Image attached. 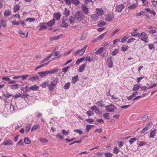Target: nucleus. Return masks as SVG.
I'll list each match as a JSON object with an SVG mask.
<instances>
[{
	"label": "nucleus",
	"mask_w": 157,
	"mask_h": 157,
	"mask_svg": "<svg viewBox=\"0 0 157 157\" xmlns=\"http://www.w3.org/2000/svg\"><path fill=\"white\" fill-rule=\"evenodd\" d=\"M70 82H67L65 83L63 86L64 89L66 90L68 89L70 87Z\"/></svg>",
	"instance_id": "c9c22d12"
},
{
	"label": "nucleus",
	"mask_w": 157,
	"mask_h": 157,
	"mask_svg": "<svg viewBox=\"0 0 157 157\" xmlns=\"http://www.w3.org/2000/svg\"><path fill=\"white\" fill-rule=\"evenodd\" d=\"M10 105V111L11 113H14L16 111H17V107L15 104L13 105L11 103Z\"/></svg>",
	"instance_id": "6e6552de"
},
{
	"label": "nucleus",
	"mask_w": 157,
	"mask_h": 157,
	"mask_svg": "<svg viewBox=\"0 0 157 157\" xmlns=\"http://www.w3.org/2000/svg\"><path fill=\"white\" fill-rule=\"evenodd\" d=\"M94 127L93 125H87L86 126V131L87 132H88L90 129L92 127Z\"/></svg>",
	"instance_id": "a18cd8bd"
},
{
	"label": "nucleus",
	"mask_w": 157,
	"mask_h": 157,
	"mask_svg": "<svg viewBox=\"0 0 157 157\" xmlns=\"http://www.w3.org/2000/svg\"><path fill=\"white\" fill-rule=\"evenodd\" d=\"M109 113H105L103 114V117L106 119L109 120Z\"/></svg>",
	"instance_id": "c03bdc74"
},
{
	"label": "nucleus",
	"mask_w": 157,
	"mask_h": 157,
	"mask_svg": "<svg viewBox=\"0 0 157 157\" xmlns=\"http://www.w3.org/2000/svg\"><path fill=\"white\" fill-rule=\"evenodd\" d=\"M75 132L77 133H78L79 135H81L83 133V132L80 129H75L74 130Z\"/></svg>",
	"instance_id": "13d9d810"
},
{
	"label": "nucleus",
	"mask_w": 157,
	"mask_h": 157,
	"mask_svg": "<svg viewBox=\"0 0 157 157\" xmlns=\"http://www.w3.org/2000/svg\"><path fill=\"white\" fill-rule=\"evenodd\" d=\"M75 17H74L72 16L70 17L69 18V21L71 24L74 23L75 22Z\"/></svg>",
	"instance_id": "bb28decb"
},
{
	"label": "nucleus",
	"mask_w": 157,
	"mask_h": 157,
	"mask_svg": "<svg viewBox=\"0 0 157 157\" xmlns=\"http://www.w3.org/2000/svg\"><path fill=\"white\" fill-rule=\"evenodd\" d=\"M55 24V21L54 20L52 19L48 22L47 23V25L49 27H51L52 26Z\"/></svg>",
	"instance_id": "412c9836"
},
{
	"label": "nucleus",
	"mask_w": 157,
	"mask_h": 157,
	"mask_svg": "<svg viewBox=\"0 0 157 157\" xmlns=\"http://www.w3.org/2000/svg\"><path fill=\"white\" fill-rule=\"evenodd\" d=\"M10 14V11L9 10H6L4 13V15L6 17H8Z\"/></svg>",
	"instance_id": "79ce46f5"
},
{
	"label": "nucleus",
	"mask_w": 157,
	"mask_h": 157,
	"mask_svg": "<svg viewBox=\"0 0 157 157\" xmlns=\"http://www.w3.org/2000/svg\"><path fill=\"white\" fill-rule=\"evenodd\" d=\"M78 80V75L72 78L71 82L73 84H75Z\"/></svg>",
	"instance_id": "b1692460"
},
{
	"label": "nucleus",
	"mask_w": 157,
	"mask_h": 157,
	"mask_svg": "<svg viewBox=\"0 0 157 157\" xmlns=\"http://www.w3.org/2000/svg\"><path fill=\"white\" fill-rule=\"evenodd\" d=\"M35 20V18H28L26 19V21H29V22H31L32 21Z\"/></svg>",
	"instance_id": "e2e57ef3"
},
{
	"label": "nucleus",
	"mask_w": 157,
	"mask_h": 157,
	"mask_svg": "<svg viewBox=\"0 0 157 157\" xmlns=\"http://www.w3.org/2000/svg\"><path fill=\"white\" fill-rule=\"evenodd\" d=\"M60 17L61 14L59 12L57 13H54L53 15V19L55 21V20H60Z\"/></svg>",
	"instance_id": "0eeeda50"
},
{
	"label": "nucleus",
	"mask_w": 157,
	"mask_h": 157,
	"mask_svg": "<svg viewBox=\"0 0 157 157\" xmlns=\"http://www.w3.org/2000/svg\"><path fill=\"white\" fill-rule=\"evenodd\" d=\"M86 66V63H84L82 65L79 67V68L78 70V71L80 72H82L83 70L85 69Z\"/></svg>",
	"instance_id": "f3484780"
},
{
	"label": "nucleus",
	"mask_w": 157,
	"mask_h": 157,
	"mask_svg": "<svg viewBox=\"0 0 157 157\" xmlns=\"http://www.w3.org/2000/svg\"><path fill=\"white\" fill-rule=\"evenodd\" d=\"M149 126L148 125H147L145 127H144L141 131L142 133H144L146 131L148 130L149 129Z\"/></svg>",
	"instance_id": "37998d69"
},
{
	"label": "nucleus",
	"mask_w": 157,
	"mask_h": 157,
	"mask_svg": "<svg viewBox=\"0 0 157 157\" xmlns=\"http://www.w3.org/2000/svg\"><path fill=\"white\" fill-rule=\"evenodd\" d=\"M59 80L58 78H56L53 81L51 82V84L54 86H56L59 82Z\"/></svg>",
	"instance_id": "f8f14e48"
},
{
	"label": "nucleus",
	"mask_w": 157,
	"mask_h": 157,
	"mask_svg": "<svg viewBox=\"0 0 157 157\" xmlns=\"http://www.w3.org/2000/svg\"><path fill=\"white\" fill-rule=\"evenodd\" d=\"M86 62H88L89 63H90L92 61L93 59L90 58V56L87 55L86 57L85 58V60Z\"/></svg>",
	"instance_id": "7c9ffc66"
},
{
	"label": "nucleus",
	"mask_w": 157,
	"mask_h": 157,
	"mask_svg": "<svg viewBox=\"0 0 157 157\" xmlns=\"http://www.w3.org/2000/svg\"><path fill=\"white\" fill-rule=\"evenodd\" d=\"M40 141L43 143H47L48 142V140L44 138H41L39 139Z\"/></svg>",
	"instance_id": "5fc2aeb1"
},
{
	"label": "nucleus",
	"mask_w": 157,
	"mask_h": 157,
	"mask_svg": "<svg viewBox=\"0 0 157 157\" xmlns=\"http://www.w3.org/2000/svg\"><path fill=\"white\" fill-rule=\"evenodd\" d=\"M70 68V67L69 66H67V67H64L63 68L62 71V72H64V73H66L67 70L69 69Z\"/></svg>",
	"instance_id": "4d7b16f0"
},
{
	"label": "nucleus",
	"mask_w": 157,
	"mask_h": 157,
	"mask_svg": "<svg viewBox=\"0 0 157 157\" xmlns=\"http://www.w3.org/2000/svg\"><path fill=\"white\" fill-rule=\"evenodd\" d=\"M103 49H104L103 48L101 47V48H99L97 51H96L95 52V53L96 55L100 54L101 53V52L103 51Z\"/></svg>",
	"instance_id": "473e14b6"
},
{
	"label": "nucleus",
	"mask_w": 157,
	"mask_h": 157,
	"mask_svg": "<svg viewBox=\"0 0 157 157\" xmlns=\"http://www.w3.org/2000/svg\"><path fill=\"white\" fill-rule=\"evenodd\" d=\"M39 79V78L38 76H33L28 78V80H30L33 82H34L35 80Z\"/></svg>",
	"instance_id": "a211bd4d"
},
{
	"label": "nucleus",
	"mask_w": 157,
	"mask_h": 157,
	"mask_svg": "<svg viewBox=\"0 0 157 157\" xmlns=\"http://www.w3.org/2000/svg\"><path fill=\"white\" fill-rule=\"evenodd\" d=\"M24 143L26 144H29L31 143V141L27 137H25L24 139Z\"/></svg>",
	"instance_id": "e433bc0d"
},
{
	"label": "nucleus",
	"mask_w": 157,
	"mask_h": 157,
	"mask_svg": "<svg viewBox=\"0 0 157 157\" xmlns=\"http://www.w3.org/2000/svg\"><path fill=\"white\" fill-rule=\"evenodd\" d=\"M156 130L155 129H154L150 133L149 137L151 138H153L154 136H155V135L156 134Z\"/></svg>",
	"instance_id": "aec40b11"
},
{
	"label": "nucleus",
	"mask_w": 157,
	"mask_h": 157,
	"mask_svg": "<svg viewBox=\"0 0 157 157\" xmlns=\"http://www.w3.org/2000/svg\"><path fill=\"white\" fill-rule=\"evenodd\" d=\"M82 52H83V51L81 49L78 50L77 52H75L74 54L75 56H77L78 55L81 56L83 54H82Z\"/></svg>",
	"instance_id": "c85d7f7f"
},
{
	"label": "nucleus",
	"mask_w": 157,
	"mask_h": 157,
	"mask_svg": "<svg viewBox=\"0 0 157 157\" xmlns=\"http://www.w3.org/2000/svg\"><path fill=\"white\" fill-rule=\"evenodd\" d=\"M141 36H143V38H141V40L144 41L145 43L148 42V37L147 35L144 32H143L139 35L138 37H140Z\"/></svg>",
	"instance_id": "7ed1b4c3"
},
{
	"label": "nucleus",
	"mask_w": 157,
	"mask_h": 157,
	"mask_svg": "<svg viewBox=\"0 0 157 157\" xmlns=\"http://www.w3.org/2000/svg\"><path fill=\"white\" fill-rule=\"evenodd\" d=\"M136 7V5L135 4L130 5L128 8L130 9H133L135 8Z\"/></svg>",
	"instance_id": "69168bd1"
},
{
	"label": "nucleus",
	"mask_w": 157,
	"mask_h": 157,
	"mask_svg": "<svg viewBox=\"0 0 157 157\" xmlns=\"http://www.w3.org/2000/svg\"><path fill=\"white\" fill-rule=\"evenodd\" d=\"M103 101H98L96 103V105L98 106L102 107L104 106V105L103 104Z\"/></svg>",
	"instance_id": "c756f323"
},
{
	"label": "nucleus",
	"mask_w": 157,
	"mask_h": 157,
	"mask_svg": "<svg viewBox=\"0 0 157 157\" xmlns=\"http://www.w3.org/2000/svg\"><path fill=\"white\" fill-rule=\"evenodd\" d=\"M137 139L135 137L134 138H131L129 140V142L131 144H133L134 142H135L136 140H137Z\"/></svg>",
	"instance_id": "3c124183"
},
{
	"label": "nucleus",
	"mask_w": 157,
	"mask_h": 157,
	"mask_svg": "<svg viewBox=\"0 0 157 157\" xmlns=\"http://www.w3.org/2000/svg\"><path fill=\"white\" fill-rule=\"evenodd\" d=\"M106 111L108 112H113L114 111V109H116V107L113 104H110L105 106Z\"/></svg>",
	"instance_id": "f03ea898"
},
{
	"label": "nucleus",
	"mask_w": 157,
	"mask_h": 157,
	"mask_svg": "<svg viewBox=\"0 0 157 157\" xmlns=\"http://www.w3.org/2000/svg\"><path fill=\"white\" fill-rule=\"evenodd\" d=\"M106 25V23L102 21H101L98 24V27H101Z\"/></svg>",
	"instance_id": "4c0bfd02"
},
{
	"label": "nucleus",
	"mask_w": 157,
	"mask_h": 157,
	"mask_svg": "<svg viewBox=\"0 0 157 157\" xmlns=\"http://www.w3.org/2000/svg\"><path fill=\"white\" fill-rule=\"evenodd\" d=\"M61 26L63 28H67L68 27V24L65 22V20L62 21Z\"/></svg>",
	"instance_id": "393cba45"
},
{
	"label": "nucleus",
	"mask_w": 157,
	"mask_h": 157,
	"mask_svg": "<svg viewBox=\"0 0 157 157\" xmlns=\"http://www.w3.org/2000/svg\"><path fill=\"white\" fill-rule=\"evenodd\" d=\"M91 109L92 110L94 111L97 114H101V112H100L98 109L97 106L95 105H93L91 107Z\"/></svg>",
	"instance_id": "9b49d317"
},
{
	"label": "nucleus",
	"mask_w": 157,
	"mask_h": 157,
	"mask_svg": "<svg viewBox=\"0 0 157 157\" xmlns=\"http://www.w3.org/2000/svg\"><path fill=\"white\" fill-rule=\"evenodd\" d=\"M81 8L82 12L85 14L88 15L89 13V10L86 6L85 4L82 5L81 6Z\"/></svg>",
	"instance_id": "423d86ee"
},
{
	"label": "nucleus",
	"mask_w": 157,
	"mask_h": 157,
	"mask_svg": "<svg viewBox=\"0 0 157 157\" xmlns=\"http://www.w3.org/2000/svg\"><path fill=\"white\" fill-rule=\"evenodd\" d=\"M12 96V94H11L9 93H7L6 94H4L3 95V96H4L5 98L6 99H7V98H9V97Z\"/></svg>",
	"instance_id": "603ef678"
},
{
	"label": "nucleus",
	"mask_w": 157,
	"mask_h": 157,
	"mask_svg": "<svg viewBox=\"0 0 157 157\" xmlns=\"http://www.w3.org/2000/svg\"><path fill=\"white\" fill-rule=\"evenodd\" d=\"M58 71V69L56 68L54 69H52L50 71H48V74H52L57 72Z\"/></svg>",
	"instance_id": "6ab92c4d"
},
{
	"label": "nucleus",
	"mask_w": 157,
	"mask_h": 157,
	"mask_svg": "<svg viewBox=\"0 0 157 157\" xmlns=\"http://www.w3.org/2000/svg\"><path fill=\"white\" fill-rule=\"evenodd\" d=\"M63 134L64 135H67L69 134V131H66L64 129H63L62 130Z\"/></svg>",
	"instance_id": "338daca9"
},
{
	"label": "nucleus",
	"mask_w": 157,
	"mask_h": 157,
	"mask_svg": "<svg viewBox=\"0 0 157 157\" xmlns=\"http://www.w3.org/2000/svg\"><path fill=\"white\" fill-rule=\"evenodd\" d=\"M86 113L88 116H93L94 114V113L91 110H89L87 111Z\"/></svg>",
	"instance_id": "49530a36"
},
{
	"label": "nucleus",
	"mask_w": 157,
	"mask_h": 157,
	"mask_svg": "<svg viewBox=\"0 0 157 157\" xmlns=\"http://www.w3.org/2000/svg\"><path fill=\"white\" fill-rule=\"evenodd\" d=\"M29 96V95L27 94H24L23 95H21V97L22 98H27Z\"/></svg>",
	"instance_id": "774afa93"
},
{
	"label": "nucleus",
	"mask_w": 157,
	"mask_h": 157,
	"mask_svg": "<svg viewBox=\"0 0 157 157\" xmlns=\"http://www.w3.org/2000/svg\"><path fill=\"white\" fill-rule=\"evenodd\" d=\"M85 57L82 58L78 59L76 61V65H78L80 63L82 62L83 60Z\"/></svg>",
	"instance_id": "58836bf2"
},
{
	"label": "nucleus",
	"mask_w": 157,
	"mask_h": 157,
	"mask_svg": "<svg viewBox=\"0 0 157 157\" xmlns=\"http://www.w3.org/2000/svg\"><path fill=\"white\" fill-rule=\"evenodd\" d=\"M49 85V82L46 81L40 84V86L43 88H45Z\"/></svg>",
	"instance_id": "2f4dec72"
},
{
	"label": "nucleus",
	"mask_w": 157,
	"mask_h": 157,
	"mask_svg": "<svg viewBox=\"0 0 157 157\" xmlns=\"http://www.w3.org/2000/svg\"><path fill=\"white\" fill-rule=\"evenodd\" d=\"M38 74L40 75V76L44 77L47 75L48 74V71H41L38 73Z\"/></svg>",
	"instance_id": "4be33fe9"
},
{
	"label": "nucleus",
	"mask_w": 157,
	"mask_h": 157,
	"mask_svg": "<svg viewBox=\"0 0 157 157\" xmlns=\"http://www.w3.org/2000/svg\"><path fill=\"white\" fill-rule=\"evenodd\" d=\"M60 35H59L57 36H55L53 37H51L50 39L51 41L54 40H57L59 39L60 37Z\"/></svg>",
	"instance_id": "f704fd0d"
},
{
	"label": "nucleus",
	"mask_w": 157,
	"mask_h": 157,
	"mask_svg": "<svg viewBox=\"0 0 157 157\" xmlns=\"http://www.w3.org/2000/svg\"><path fill=\"white\" fill-rule=\"evenodd\" d=\"M96 13L98 16H101L104 14V11L102 8H96Z\"/></svg>",
	"instance_id": "9d476101"
},
{
	"label": "nucleus",
	"mask_w": 157,
	"mask_h": 157,
	"mask_svg": "<svg viewBox=\"0 0 157 157\" xmlns=\"http://www.w3.org/2000/svg\"><path fill=\"white\" fill-rule=\"evenodd\" d=\"M38 26L41 27L43 29L47 28V23L45 22H41L40 23Z\"/></svg>",
	"instance_id": "dca6fc26"
},
{
	"label": "nucleus",
	"mask_w": 157,
	"mask_h": 157,
	"mask_svg": "<svg viewBox=\"0 0 157 157\" xmlns=\"http://www.w3.org/2000/svg\"><path fill=\"white\" fill-rule=\"evenodd\" d=\"M107 63L109 67L111 68L113 67V63L111 57L108 58Z\"/></svg>",
	"instance_id": "1a4fd4ad"
},
{
	"label": "nucleus",
	"mask_w": 157,
	"mask_h": 157,
	"mask_svg": "<svg viewBox=\"0 0 157 157\" xmlns=\"http://www.w3.org/2000/svg\"><path fill=\"white\" fill-rule=\"evenodd\" d=\"M104 155L105 157H112L113 154L109 152L105 153L104 154Z\"/></svg>",
	"instance_id": "8fccbe9b"
},
{
	"label": "nucleus",
	"mask_w": 157,
	"mask_h": 157,
	"mask_svg": "<svg viewBox=\"0 0 157 157\" xmlns=\"http://www.w3.org/2000/svg\"><path fill=\"white\" fill-rule=\"evenodd\" d=\"M1 23L2 26L3 27H5L7 24L6 23V21L4 20H1Z\"/></svg>",
	"instance_id": "de8ad7c7"
},
{
	"label": "nucleus",
	"mask_w": 157,
	"mask_h": 157,
	"mask_svg": "<svg viewBox=\"0 0 157 157\" xmlns=\"http://www.w3.org/2000/svg\"><path fill=\"white\" fill-rule=\"evenodd\" d=\"M85 2L87 5H93V2L92 0H85Z\"/></svg>",
	"instance_id": "72a5a7b5"
},
{
	"label": "nucleus",
	"mask_w": 157,
	"mask_h": 157,
	"mask_svg": "<svg viewBox=\"0 0 157 157\" xmlns=\"http://www.w3.org/2000/svg\"><path fill=\"white\" fill-rule=\"evenodd\" d=\"M118 52V49H115L114 51H113L112 53L113 56H115Z\"/></svg>",
	"instance_id": "680f3d73"
},
{
	"label": "nucleus",
	"mask_w": 157,
	"mask_h": 157,
	"mask_svg": "<svg viewBox=\"0 0 157 157\" xmlns=\"http://www.w3.org/2000/svg\"><path fill=\"white\" fill-rule=\"evenodd\" d=\"M20 7L19 5H17L15 6L14 8V12H16L18 11L20 9Z\"/></svg>",
	"instance_id": "864d4df0"
},
{
	"label": "nucleus",
	"mask_w": 157,
	"mask_h": 157,
	"mask_svg": "<svg viewBox=\"0 0 157 157\" xmlns=\"http://www.w3.org/2000/svg\"><path fill=\"white\" fill-rule=\"evenodd\" d=\"M91 19L92 21H96L97 20L98 18V17L96 14H93L91 15Z\"/></svg>",
	"instance_id": "cd10ccee"
},
{
	"label": "nucleus",
	"mask_w": 157,
	"mask_h": 157,
	"mask_svg": "<svg viewBox=\"0 0 157 157\" xmlns=\"http://www.w3.org/2000/svg\"><path fill=\"white\" fill-rule=\"evenodd\" d=\"M21 85L16 83L14 85H10V88L12 89L17 90L18 89L19 87Z\"/></svg>",
	"instance_id": "2eb2a0df"
},
{
	"label": "nucleus",
	"mask_w": 157,
	"mask_h": 157,
	"mask_svg": "<svg viewBox=\"0 0 157 157\" xmlns=\"http://www.w3.org/2000/svg\"><path fill=\"white\" fill-rule=\"evenodd\" d=\"M28 86L26 85L25 87H22L21 90L24 92H27L29 91V90L27 89Z\"/></svg>",
	"instance_id": "ea45409f"
},
{
	"label": "nucleus",
	"mask_w": 157,
	"mask_h": 157,
	"mask_svg": "<svg viewBox=\"0 0 157 157\" xmlns=\"http://www.w3.org/2000/svg\"><path fill=\"white\" fill-rule=\"evenodd\" d=\"M13 144L12 141L10 140H8L6 141H4L2 144V145L6 146L12 145Z\"/></svg>",
	"instance_id": "ddd939ff"
},
{
	"label": "nucleus",
	"mask_w": 157,
	"mask_h": 157,
	"mask_svg": "<svg viewBox=\"0 0 157 157\" xmlns=\"http://www.w3.org/2000/svg\"><path fill=\"white\" fill-rule=\"evenodd\" d=\"M72 2L74 5H77L79 3L78 0H72Z\"/></svg>",
	"instance_id": "0e129e2a"
},
{
	"label": "nucleus",
	"mask_w": 157,
	"mask_h": 157,
	"mask_svg": "<svg viewBox=\"0 0 157 157\" xmlns=\"http://www.w3.org/2000/svg\"><path fill=\"white\" fill-rule=\"evenodd\" d=\"M141 87L138 84H135L133 86V87L132 90L134 91H136L138 90L139 88H141Z\"/></svg>",
	"instance_id": "a878e982"
},
{
	"label": "nucleus",
	"mask_w": 157,
	"mask_h": 157,
	"mask_svg": "<svg viewBox=\"0 0 157 157\" xmlns=\"http://www.w3.org/2000/svg\"><path fill=\"white\" fill-rule=\"evenodd\" d=\"M147 45L148 46L149 48L151 50L155 48L154 45L153 44H147Z\"/></svg>",
	"instance_id": "bf43d9fd"
},
{
	"label": "nucleus",
	"mask_w": 157,
	"mask_h": 157,
	"mask_svg": "<svg viewBox=\"0 0 157 157\" xmlns=\"http://www.w3.org/2000/svg\"><path fill=\"white\" fill-rule=\"evenodd\" d=\"M136 39L133 38H131L128 39V40L127 41V43H129L131 42H134Z\"/></svg>",
	"instance_id": "6e6d98bb"
},
{
	"label": "nucleus",
	"mask_w": 157,
	"mask_h": 157,
	"mask_svg": "<svg viewBox=\"0 0 157 157\" xmlns=\"http://www.w3.org/2000/svg\"><path fill=\"white\" fill-rule=\"evenodd\" d=\"M39 87L37 86L36 85H35L33 86H30L29 87V89L32 90L36 91L38 90Z\"/></svg>",
	"instance_id": "5701e85b"
},
{
	"label": "nucleus",
	"mask_w": 157,
	"mask_h": 157,
	"mask_svg": "<svg viewBox=\"0 0 157 157\" xmlns=\"http://www.w3.org/2000/svg\"><path fill=\"white\" fill-rule=\"evenodd\" d=\"M124 8V5L123 4H121L119 5H117L116 7L115 11L118 12H121L122 10Z\"/></svg>",
	"instance_id": "20e7f679"
},
{
	"label": "nucleus",
	"mask_w": 157,
	"mask_h": 157,
	"mask_svg": "<svg viewBox=\"0 0 157 157\" xmlns=\"http://www.w3.org/2000/svg\"><path fill=\"white\" fill-rule=\"evenodd\" d=\"M128 49V46H124L121 47V50L122 52H125L127 51Z\"/></svg>",
	"instance_id": "a19ab883"
},
{
	"label": "nucleus",
	"mask_w": 157,
	"mask_h": 157,
	"mask_svg": "<svg viewBox=\"0 0 157 157\" xmlns=\"http://www.w3.org/2000/svg\"><path fill=\"white\" fill-rule=\"evenodd\" d=\"M84 16L82 13L79 11L77 12L75 14V17L76 19L78 21H81L84 18Z\"/></svg>",
	"instance_id": "f257e3e1"
},
{
	"label": "nucleus",
	"mask_w": 157,
	"mask_h": 157,
	"mask_svg": "<svg viewBox=\"0 0 157 157\" xmlns=\"http://www.w3.org/2000/svg\"><path fill=\"white\" fill-rule=\"evenodd\" d=\"M70 11L69 9L65 8L63 12V14L66 17H67L70 14Z\"/></svg>",
	"instance_id": "4468645a"
},
{
	"label": "nucleus",
	"mask_w": 157,
	"mask_h": 157,
	"mask_svg": "<svg viewBox=\"0 0 157 157\" xmlns=\"http://www.w3.org/2000/svg\"><path fill=\"white\" fill-rule=\"evenodd\" d=\"M106 33V32L99 35L96 38L97 39V40H101V39H102L103 38V37H104V36L105 35V33Z\"/></svg>",
	"instance_id": "09e8293b"
},
{
	"label": "nucleus",
	"mask_w": 157,
	"mask_h": 157,
	"mask_svg": "<svg viewBox=\"0 0 157 157\" xmlns=\"http://www.w3.org/2000/svg\"><path fill=\"white\" fill-rule=\"evenodd\" d=\"M146 144V142H144L143 141H140L138 144V145L140 146H141L145 145Z\"/></svg>",
	"instance_id": "052dcab7"
},
{
	"label": "nucleus",
	"mask_w": 157,
	"mask_h": 157,
	"mask_svg": "<svg viewBox=\"0 0 157 157\" xmlns=\"http://www.w3.org/2000/svg\"><path fill=\"white\" fill-rule=\"evenodd\" d=\"M114 18L113 14H109L107 15L105 18V20L109 22L112 21Z\"/></svg>",
	"instance_id": "39448f33"
}]
</instances>
